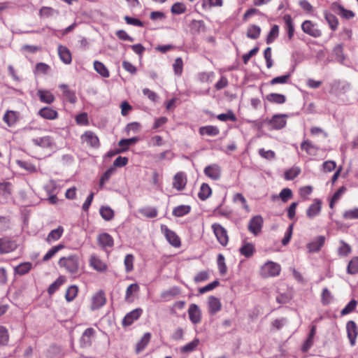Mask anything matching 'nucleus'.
<instances>
[{"instance_id": "1", "label": "nucleus", "mask_w": 358, "mask_h": 358, "mask_svg": "<svg viewBox=\"0 0 358 358\" xmlns=\"http://www.w3.org/2000/svg\"><path fill=\"white\" fill-rule=\"evenodd\" d=\"M58 264L64 268L68 273L75 274L79 270V258L77 255H73L68 257H63L59 259Z\"/></svg>"}, {"instance_id": "2", "label": "nucleus", "mask_w": 358, "mask_h": 358, "mask_svg": "<svg viewBox=\"0 0 358 358\" xmlns=\"http://www.w3.org/2000/svg\"><path fill=\"white\" fill-rule=\"evenodd\" d=\"M281 266L279 264L268 261L260 269V275L263 278L275 277L280 275Z\"/></svg>"}, {"instance_id": "3", "label": "nucleus", "mask_w": 358, "mask_h": 358, "mask_svg": "<svg viewBox=\"0 0 358 358\" xmlns=\"http://www.w3.org/2000/svg\"><path fill=\"white\" fill-rule=\"evenodd\" d=\"M82 144H86L88 147L97 149L100 147V141L97 135L92 131L87 130L80 136Z\"/></svg>"}, {"instance_id": "4", "label": "nucleus", "mask_w": 358, "mask_h": 358, "mask_svg": "<svg viewBox=\"0 0 358 358\" xmlns=\"http://www.w3.org/2000/svg\"><path fill=\"white\" fill-rule=\"evenodd\" d=\"M98 245L109 255L110 250L114 245L113 238L108 233H101L96 237Z\"/></svg>"}, {"instance_id": "5", "label": "nucleus", "mask_w": 358, "mask_h": 358, "mask_svg": "<svg viewBox=\"0 0 358 358\" xmlns=\"http://www.w3.org/2000/svg\"><path fill=\"white\" fill-rule=\"evenodd\" d=\"M161 231L170 245L174 248L180 247V238L175 231L171 230L166 225L164 224L161 225Z\"/></svg>"}, {"instance_id": "6", "label": "nucleus", "mask_w": 358, "mask_h": 358, "mask_svg": "<svg viewBox=\"0 0 358 358\" xmlns=\"http://www.w3.org/2000/svg\"><path fill=\"white\" fill-rule=\"evenodd\" d=\"M211 227L217 241L222 246H226L229 242V236L227 230L218 223L213 224Z\"/></svg>"}, {"instance_id": "7", "label": "nucleus", "mask_w": 358, "mask_h": 358, "mask_svg": "<svg viewBox=\"0 0 358 358\" xmlns=\"http://www.w3.org/2000/svg\"><path fill=\"white\" fill-rule=\"evenodd\" d=\"M288 115L286 114H277L272 116L271 119L268 121V124L273 129L278 130L284 128L287 124V118Z\"/></svg>"}, {"instance_id": "8", "label": "nucleus", "mask_w": 358, "mask_h": 358, "mask_svg": "<svg viewBox=\"0 0 358 358\" xmlns=\"http://www.w3.org/2000/svg\"><path fill=\"white\" fill-rule=\"evenodd\" d=\"M106 303V298L103 290H99L92 295L91 298L90 309L92 310H98L103 306Z\"/></svg>"}, {"instance_id": "9", "label": "nucleus", "mask_w": 358, "mask_h": 358, "mask_svg": "<svg viewBox=\"0 0 358 358\" xmlns=\"http://www.w3.org/2000/svg\"><path fill=\"white\" fill-rule=\"evenodd\" d=\"M264 220L261 215L252 217L248 224V230L255 236H257L262 231Z\"/></svg>"}, {"instance_id": "10", "label": "nucleus", "mask_w": 358, "mask_h": 358, "mask_svg": "<svg viewBox=\"0 0 358 358\" xmlns=\"http://www.w3.org/2000/svg\"><path fill=\"white\" fill-rule=\"evenodd\" d=\"M17 248L15 241L8 237H3L0 238V253L6 254L14 251Z\"/></svg>"}, {"instance_id": "11", "label": "nucleus", "mask_w": 358, "mask_h": 358, "mask_svg": "<svg viewBox=\"0 0 358 358\" xmlns=\"http://www.w3.org/2000/svg\"><path fill=\"white\" fill-rule=\"evenodd\" d=\"M203 173L211 180H217L221 177L222 169L218 164H213L205 167Z\"/></svg>"}, {"instance_id": "12", "label": "nucleus", "mask_w": 358, "mask_h": 358, "mask_svg": "<svg viewBox=\"0 0 358 358\" xmlns=\"http://www.w3.org/2000/svg\"><path fill=\"white\" fill-rule=\"evenodd\" d=\"M20 113L18 111L7 110L3 116V121L8 127H14L20 120Z\"/></svg>"}, {"instance_id": "13", "label": "nucleus", "mask_w": 358, "mask_h": 358, "mask_svg": "<svg viewBox=\"0 0 358 358\" xmlns=\"http://www.w3.org/2000/svg\"><path fill=\"white\" fill-rule=\"evenodd\" d=\"M187 312L189 320L193 324H196L201 322V311L198 305L195 303L190 304Z\"/></svg>"}, {"instance_id": "14", "label": "nucleus", "mask_w": 358, "mask_h": 358, "mask_svg": "<svg viewBox=\"0 0 358 358\" xmlns=\"http://www.w3.org/2000/svg\"><path fill=\"white\" fill-rule=\"evenodd\" d=\"M143 313V310L140 308H136L127 313L122 320V324L124 327L130 326L133 322L137 320Z\"/></svg>"}, {"instance_id": "15", "label": "nucleus", "mask_w": 358, "mask_h": 358, "mask_svg": "<svg viewBox=\"0 0 358 358\" xmlns=\"http://www.w3.org/2000/svg\"><path fill=\"white\" fill-rule=\"evenodd\" d=\"M255 252L256 248L254 243L248 242L245 240L243 241L242 245L239 248V252L241 255L246 258H250L254 255Z\"/></svg>"}, {"instance_id": "16", "label": "nucleus", "mask_w": 358, "mask_h": 358, "mask_svg": "<svg viewBox=\"0 0 358 358\" xmlns=\"http://www.w3.org/2000/svg\"><path fill=\"white\" fill-rule=\"evenodd\" d=\"M187 182L186 174L184 172H178L173 177V187L177 190L181 191L185 189Z\"/></svg>"}, {"instance_id": "17", "label": "nucleus", "mask_w": 358, "mask_h": 358, "mask_svg": "<svg viewBox=\"0 0 358 358\" xmlns=\"http://www.w3.org/2000/svg\"><path fill=\"white\" fill-rule=\"evenodd\" d=\"M32 141L34 145L43 148L52 149L55 146L54 139L49 136L34 138Z\"/></svg>"}, {"instance_id": "18", "label": "nucleus", "mask_w": 358, "mask_h": 358, "mask_svg": "<svg viewBox=\"0 0 358 358\" xmlns=\"http://www.w3.org/2000/svg\"><path fill=\"white\" fill-rule=\"evenodd\" d=\"M38 115L43 119L48 120H55L58 118L59 114L58 112L50 107H43L41 108Z\"/></svg>"}, {"instance_id": "19", "label": "nucleus", "mask_w": 358, "mask_h": 358, "mask_svg": "<svg viewBox=\"0 0 358 358\" xmlns=\"http://www.w3.org/2000/svg\"><path fill=\"white\" fill-rule=\"evenodd\" d=\"M301 29L303 32L313 37H318L321 34L320 31L316 28L315 24L310 20L304 21L301 24Z\"/></svg>"}, {"instance_id": "20", "label": "nucleus", "mask_w": 358, "mask_h": 358, "mask_svg": "<svg viewBox=\"0 0 358 358\" xmlns=\"http://www.w3.org/2000/svg\"><path fill=\"white\" fill-rule=\"evenodd\" d=\"M346 330L350 344L354 345L358 335V328L355 322L352 320L348 322L346 324Z\"/></svg>"}, {"instance_id": "21", "label": "nucleus", "mask_w": 358, "mask_h": 358, "mask_svg": "<svg viewBox=\"0 0 358 358\" xmlns=\"http://www.w3.org/2000/svg\"><path fill=\"white\" fill-rule=\"evenodd\" d=\"M208 312L210 315H215L222 309L220 299L214 296H210L208 299Z\"/></svg>"}, {"instance_id": "22", "label": "nucleus", "mask_w": 358, "mask_h": 358, "mask_svg": "<svg viewBox=\"0 0 358 358\" xmlns=\"http://www.w3.org/2000/svg\"><path fill=\"white\" fill-rule=\"evenodd\" d=\"M140 291V287L137 283H133L129 285L125 292L124 300L127 303H132L134 301L136 297L135 295L138 294Z\"/></svg>"}, {"instance_id": "23", "label": "nucleus", "mask_w": 358, "mask_h": 358, "mask_svg": "<svg viewBox=\"0 0 358 358\" xmlns=\"http://www.w3.org/2000/svg\"><path fill=\"white\" fill-rule=\"evenodd\" d=\"M90 264L94 270L99 272L106 271L108 268L106 264L95 255L91 256Z\"/></svg>"}, {"instance_id": "24", "label": "nucleus", "mask_w": 358, "mask_h": 358, "mask_svg": "<svg viewBox=\"0 0 358 358\" xmlns=\"http://www.w3.org/2000/svg\"><path fill=\"white\" fill-rule=\"evenodd\" d=\"M62 92L63 96L71 103H75L77 101V97L74 91L71 90L69 87L66 84H61L59 86Z\"/></svg>"}, {"instance_id": "25", "label": "nucleus", "mask_w": 358, "mask_h": 358, "mask_svg": "<svg viewBox=\"0 0 358 358\" xmlns=\"http://www.w3.org/2000/svg\"><path fill=\"white\" fill-rule=\"evenodd\" d=\"M322 208V202L320 199H315L314 203L311 204L306 210L308 217L312 219L318 215Z\"/></svg>"}, {"instance_id": "26", "label": "nucleus", "mask_w": 358, "mask_h": 358, "mask_svg": "<svg viewBox=\"0 0 358 358\" xmlns=\"http://www.w3.org/2000/svg\"><path fill=\"white\" fill-rule=\"evenodd\" d=\"M37 95L39 98V100L45 103L51 104L55 100V96L49 90H38L37 91Z\"/></svg>"}, {"instance_id": "27", "label": "nucleus", "mask_w": 358, "mask_h": 358, "mask_svg": "<svg viewBox=\"0 0 358 358\" xmlns=\"http://www.w3.org/2000/svg\"><path fill=\"white\" fill-rule=\"evenodd\" d=\"M58 54L60 59L66 64H69L72 61V56L70 50L64 45L58 46Z\"/></svg>"}, {"instance_id": "28", "label": "nucleus", "mask_w": 358, "mask_h": 358, "mask_svg": "<svg viewBox=\"0 0 358 358\" xmlns=\"http://www.w3.org/2000/svg\"><path fill=\"white\" fill-rule=\"evenodd\" d=\"M301 149L311 156H315L318 150V148L309 140H305L301 143Z\"/></svg>"}, {"instance_id": "29", "label": "nucleus", "mask_w": 358, "mask_h": 358, "mask_svg": "<svg viewBox=\"0 0 358 358\" xmlns=\"http://www.w3.org/2000/svg\"><path fill=\"white\" fill-rule=\"evenodd\" d=\"M283 20L285 23V29L287 32L288 38L289 40H292L294 34V27L292 18L290 15L287 14L283 16Z\"/></svg>"}, {"instance_id": "30", "label": "nucleus", "mask_w": 358, "mask_h": 358, "mask_svg": "<svg viewBox=\"0 0 358 358\" xmlns=\"http://www.w3.org/2000/svg\"><path fill=\"white\" fill-rule=\"evenodd\" d=\"M64 233V228L59 226L57 229L52 230L46 238V241L48 243L58 241Z\"/></svg>"}, {"instance_id": "31", "label": "nucleus", "mask_w": 358, "mask_h": 358, "mask_svg": "<svg viewBox=\"0 0 358 358\" xmlns=\"http://www.w3.org/2000/svg\"><path fill=\"white\" fill-rule=\"evenodd\" d=\"M324 243V237L318 236L315 241L308 244V248L310 252H315L320 250Z\"/></svg>"}, {"instance_id": "32", "label": "nucleus", "mask_w": 358, "mask_h": 358, "mask_svg": "<svg viewBox=\"0 0 358 358\" xmlns=\"http://www.w3.org/2000/svg\"><path fill=\"white\" fill-rule=\"evenodd\" d=\"M95 334V330L92 328H87L85 330L81 338V343L84 346H90L92 344V338Z\"/></svg>"}, {"instance_id": "33", "label": "nucleus", "mask_w": 358, "mask_h": 358, "mask_svg": "<svg viewBox=\"0 0 358 358\" xmlns=\"http://www.w3.org/2000/svg\"><path fill=\"white\" fill-rule=\"evenodd\" d=\"M199 134L202 136L207 135L209 136H215L220 134V130L216 126H204L200 127Z\"/></svg>"}, {"instance_id": "34", "label": "nucleus", "mask_w": 358, "mask_h": 358, "mask_svg": "<svg viewBox=\"0 0 358 358\" xmlns=\"http://www.w3.org/2000/svg\"><path fill=\"white\" fill-rule=\"evenodd\" d=\"M32 268V264L31 262H23L14 268L15 274L23 275L28 273Z\"/></svg>"}, {"instance_id": "35", "label": "nucleus", "mask_w": 358, "mask_h": 358, "mask_svg": "<svg viewBox=\"0 0 358 358\" xmlns=\"http://www.w3.org/2000/svg\"><path fill=\"white\" fill-rule=\"evenodd\" d=\"M337 15L343 20H349L355 16V13L350 10L345 9L343 6L337 5Z\"/></svg>"}, {"instance_id": "36", "label": "nucleus", "mask_w": 358, "mask_h": 358, "mask_svg": "<svg viewBox=\"0 0 358 358\" xmlns=\"http://www.w3.org/2000/svg\"><path fill=\"white\" fill-rule=\"evenodd\" d=\"M94 69L103 78H108L110 76V73L107 67L99 61L94 62Z\"/></svg>"}, {"instance_id": "37", "label": "nucleus", "mask_w": 358, "mask_h": 358, "mask_svg": "<svg viewBox=\"0 0 358 358\" xmlns=\"http://www.w3.org/2000/svg\"><path fill=\"white\" fill-rule=\"evenodd\" d=\"M266 99L268 102L277 104H282L286 101V96L278 93H271L266 96Z\"/></svg>"}, {"instance_id": "38", "label": "nucleus", "mask_w": 358, "mask_h": 358, "mask_svg": "<svg viewBox=\"0 0 358 358\" xmlns=\"http://www.w3.org/2000/svg\"><path fill=\"white\" fill-rule=\"evenodd\" d=\"M261 31L260 27L256 24H250L247 29L246 36L251 39H257L261 34Z\"/></svg>"}, {"instance_id": "39", "label": "nucleus", "mask_w": 358, "mask_h": 358, "mask_svg": "<svg viewBox=\"0 0 358 358\" xmlns=\"http://www.w3.org/2000/svg\"><path fill=\"white\" fill-rule=\"evenodd\" d=\"M151 338V334L150 333H145L141 338V341L138 342L136 346V352L137 354L142 352L149 343Z\"/></svg>"}, {"instance_id": "40", "label": "nucleus", "mask_w": 358, "mask_h": 358, "mask_svg": "<svg viewBox=\"0 0 358 358\" xmlns=\"http://www.w3.org/2000/svg\"><path fill=\"white\" fill-rule=\"evenodd\" d=\"M13 185L9 182L0 183V196L5 199L8 198L12 194Z\"/></svg>"}, {"instance_id": "41", "label": "nucleus", "mask_w": 358, "mask_h": 358, "mask_svg": "<svg viewBox=\"0 0 358 358\" xmlns=\"http://www.w3.org/2000/svg\"><path fill=\"white\" fill-rule=\"evenodd\" d=\"M191 210V206L188 205H180L173 209L172 214L176 217H182L187 215Z\"/></svg>"}, {"instance_id": "42", "label": "nucleus", "mask_w": 358, "mask_h": 358, "mask_svg": "<svg viewBox=\"0 0 358 358\" xmlns=\"http://www.w3.org/2000/svg\"><path fill=\"white\" fill-rule=\"evenodd\" d=\"M212 194V189L207 183H203L198 193L199 198L202 200H206Z\"/></svg>"}, {"instance_id": "43", "label": "nucleus", "mask_w": 358, "mask_h": 358, "mask_svg": "<svg viewBox=\"0 0 358 358\" xmlns=\"http://www.w3.org/2000/svg\"><path fill=\"white\" fill-rule=\"evenodd\" d=\"M337 251L339 256L347 257L352 252V248L343 241H341L337 248Z\"/></svg>"}, {"instance_id": "44", "label": "nucleus", "mask_w": 358, "mask_h": 358, "mask_svg": "<svg viewBox=\"0 0 358 358\" xmlns=\"http://www.w3.org/2000/svg\"><path fill=\"white\" fill-rule=\"evenodd\" d=\"M66 282L64 276H59L53 283H52L48 289V292L50 295L53 294L59 288Z\"/></svg>"}, {"instance_id": "45", "label": "nucleus", "mask_w": 358, "mask_h": 358, "mask_svg": "<svg viewBox=\"0 0 358 358\" xmlns=\"http://www.w3.org/2000/svg\"><path fill=\"white\" fill-rule=\"evenodd\" d=\"M138 141V138L137 137L121 139L118 143L119 146H120L122 148L120 150H122V152H125L129 149V147L131 145L136 143Z\"/></svg>"}, {"instance_id": "46", "label": "nucleus", "mask_w": 358, "mask_h": 358, "mask_svg": "<svg viewBox=\"0 0 358 358\" xmlns=\"http://www.w3.org/2000/svg\"><path fill=\"white\" fill-rule=\"evenodd\" d=\"M78 293V287L76 285L69 287L66 291L65 299L68 302H71L75 299Z\"/></svg>"}, {"instance_id": "47", "label": "nucleus", "mask_w": 358, "mask_h": 358, "mask_svg": "<svg viewBox=\"0 0 358 358\" xmlns=\"http://www.w3.org/2000/svg\"><path fill=\"white\" fill-rule=\"evenodd\" d=\"M64 248V245L63 244H59L55 246H53L51 249L48 250V252L43 256V261L47 262L52 257H54L59 250Z\"/></svg>"}, {"instance_id": "48", "label": "nucleus", "mask_w": 358, "mask_h": 358, "mask_svg": "<svg viewBox=\"0 0 358 358\" xmlns=\"http://www.w3.org/2000/svg\"><path fill=\"white\" fill-rule=\"evenodd\" d=\"M347 272L349 274L355 275L358 273V256L354 257L348 263Z\"/></svg>"}, {"instance_id": "49", "label": "nucleus", "mask_w": 358, "mask_h": 358, "mask_svg": "<svg viewBox=\"0 0 358 358\" xmlns=\"http://www.w3.org/2000/svg\"><path fill=\"white\" fill-rule=\"evenodd\" d=\"M99 212L102 218L106 221L111 220L114 217V211L108 206H101Z\"/></svg>"}, {"instance_id": "50", "label": "nucleus", "mask_w": 358, "mask_h": 358, "mask_svg": "<svg viewBox=\"0 0 358 358\" xmlns=\"http://www.w3.org/2000/svg\"><path fill=\"white\" fill-rule=\"evenodd\" d=\"M300 168L296 166L292 167L285 172V179L287 180H294L300 174Z\"/></svg>"}, {"instance_id": "51", "label": "nucleus", "mask_w": 358, "mask_h": 358, "mask_svg": "<svg viewBox=\"0 0 358 358\" xmlns=\"http://www.w3.org/2000/svg\"><path fill=\"white\" fill-rule=\"evenodd\" d=\"M278 35H279V27L277 24H274L271 27V29L267 36L266 43L270 44V43H273L275 41V39L278 37Z\"/></svg>"}, {"instance_id": "52", "label": "nucleus", "mask_w": 358, "mask_h": 358, "mask_svg": "<svg viewBox=\"0 0 358 358\" xmlns=\"http://www.w3.org/2000/svg\"><path fill=\"white\" fill-rule=\"evenodd\" d=\"M134 257L131 254H128L125 256L124 259V264L125 266V271L130 273L134 270Z\"/></svg>"}, {"instance_id": "53", "label": "nucleus", "mask_w": 358, "mask_h": 358, "mask_svg": "<svg viewBox=\"0 0 358 358\" xmlns=\"http://www.w3.org/2000/svg\"><path fill=\"white\" fill-rule=\"evenodd\" d=\"M9 341V334L7 329L0 326V346L7 345Z\"/></svg>"}, {"instance_id": "54", "label": "nucleus", "mask_w": 358, "mask_h": 358, "mask_svg": "<svg viewBox=\"0 0 358 358\" xmlns=\"http://www.w3.org/2000/svg\"><path fill=\"white\" fill-rule=\"evenodd\" d=\"M202 8L206 9L212 7H222L223 6V0H201Z\"/></svg>"}, {"instance_id": "55", "label": "nucleus", "mask_w": 358, "mask_h": 358, "mask_svg": "<svg viewBox=\"0 0 358 358\" xmlns=\"http://www.w3.org/2000/svg\"><path fill=\"white\" fill-rule=\"evenodd\" d=\"M115 171V168L110 167L108 170L105 171V173L102 175L101 177L100 181H99V189H102L104 184L110 179L111 176L113 174Z\"/></svg>"}, {"instance_id": "56", "label": "nucleus", "mask_w": 358, "mask_h": 358, "mask_svg": "<svg viewBox=\"0 0 358 358\" xmlns=\"http://www.w3.org/2000/svg\"><path fill=\"white\" fill-rule=\"evenodd\" d=\"M233 201L234 203L241 202L242 207L247 211H250V207L244 196L241 193H236L233 196Z\"/></svg>"}, {"instance_id": "57", "label": "nucleus", "mask_w": 358, "mask_h": 358, "mask_svg": "<svg viewBox=\"0 0 358 358\" xmlns=\"http://www.w3.org/2000/svg\"><path fill=\"white\" fill-rule=\"evenodd\" d=\"M173 69L176 76H180L182 75L183 71V61L181 57H178L175 59Z\"/></svg>"}, {"instance_id": "58", "label": "nucleus", "mask_w": 358, "mask_h": 358, "mask_svg": "<svg viewBox=\"0 0 358 358\" xmlns=\"http://www.w3.org/2000/svg\"><path fill=\"white\" fill-rule=\"evenodd\" d=\"M290 77L291 76L289 73L281 76L275 77L270 80L269 83L271 85H275L277 84H285L288 83V81L290 79Z\"/></svg>"}, {"instance_id": "59", "label": "nucleus", "mask_w": 358, "mask_h": 358, "mask_svg": "<svg viewBox=\"0 0 358 358\" xmlns=\"http://www.w3.org/2000/svg\"><path fill=\"white\" fill-rule=\"evenodd\" d=\"M217 118L222 122H227L228 120L236 122L237 120L236 116L232 110H229L227 113L219 114Z\"/></svg>"}, {"instance_id": "60", "label": "nucleus", "mask_w": 358, "mask_h": 358, "mask_svg": "<svg viewBox=\"0 0 358 358\" xmlns=\"http://www.w3.org/2000/svg\"><path fill=\"white\" fill-rule=\"evenodd\" d=\"M217 262L220 273L222 275L226 274L227 271V267L225 264L224 257L222 254L218 255Z\"/></svg>"}, {"instance_id": "61", "label": "nucleus", "mask_w": 358, "mask_h": 358, "mask_svg": "<svg viewBox=\"0 0 358 358\" xmlns=\"http://www.w3.org/2000/svg\"><path fill=\"white\" fill-rule=\"evenodd\" d=\"M171 11L173 14H182L186 11V6L182 3L177 2L173 4Z\"/></svg>"}, {"instance_id": "62", "label": "nucleus", "mask_w": 358, "mask_h": 358, "mask_svg": "<svg viewBox=\"0 0 358 358\" xmlns=\"http://www.w3.org/2000/svg\"><path fill=\"white\" fill-rule=\"evenodd\" d=\"M50 71V66L43 62H39L36 64L35 71L37 73L48 74Z\"/></svg>"}, {"instance_id": "63", "label": "nucleus", "mask_w": 358, "mask_h": 358, "mask_svg": "<svg viewBox=\"0 0 358 358\" xmlns=\"http://www.w3.org/2000/svg\"><path fill=\"white\" fill-rule=\"evenodd\" d=\"M210 277L208 271H201L199 272L194 278L196 283L202 282L208 280Z\"/></svg>"}, {"instance_id": "64", "label": "nucleus", "mask_w": 358, "mask_h": 358, "mask_svg": "<svg viewBox=\"0 0 358 358\" xmlns=\"http://www.w3.org/2000/svg\"><path fill=\"white\" fill-rule=\"evenodd\" d=\"M292 192L289 188H284L280 192L278 197L280 198L282 201L286 203L292 198Z\"/></svg>"}]
</instances>
